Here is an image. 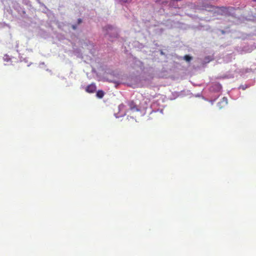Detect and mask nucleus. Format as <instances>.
Instances as JSON below:
<instances>
[{
	"label": "nucleus",
	"mask_w": 256,
	"mask_h": 256,
	"mask_svg": "<svg viewBox=\"0 0 256 256\" xmlns=\"http://www.w3.org/2000/svg\"><path fill=\"white\" fill-rule=\"evenodd\" d=\"M254 72L256 73V68H236L232 69L230 72L226 74L222 78H231L235 76L237 77L238 74L243 78H248V76L252 75Z\"/></svg>",
	"instance_id": "nucleus-1"
},
{
	"label": "nucleus",
	"mask_w": 256,
	"mask_h": 256,
	"mask_svg": "<svg viewBox=\"0 0 256 256\" xmlns=\"http://www.w3.org/2000/svg\"><path fill=\"white\" fill-rule=\"evenodd\" d=\"M210 10H206L212 12L214 16H234V14L235 9L232 6L215 7L212 5V8H210Z\"/></svg>",
	"instance_id": "nucleus-2"
},
{
	"label": "nucleus",
	"mask_w": 256,
	"mask_h": 256,
	"mask_svg": "<svg viewBox=\"0 0 256 256\" xmlns=\"http://www.w3.org/2000/svg\"><path fill=\"white\" fill-rule=\"evenodd\" d=\"M104 30L106 31L105 35L108 37V39L111 41H114V39L118 38V29L112 26L108 25L104 28Z\"/></svg>",
	"instance_id": "nucleus-3"
},
{
	"label": "nucleus",
	"mask_w": 256,
	"mask_h": 256,
	"mask_svg": "<svg viewBox=\"0 0 256 256\" xmlns=\"http://www.w3.org/2000/svg\"><path fill=\"white\" fill-rule=\"evenodd\" d=\"M222 89V86L219 83H214L212 84V86L210 87L209 95H213L216 96L217 94H221V90Z\"/></svg>",
	"instance_id": "nucleus-4"
},
{
	"label": "nucleus",
	"mask_w": 256,
	"mask_h": 256,
	"mask_svg": "<svg viewBox=\"0 0 256 256\" xmlns=\"http://www.w3.org/2000/svg\"><path fill=\"white\" fill-rule=\"evenodd\" d=\"M125 106L122 104L118 106V112L114 114V116L118 118L124 116L126 114V112L124 110Z\"/></svg>",
	"instance_id": "nucleus-5"
},
{
	"label": "nucleus",
	"mask_w": 256,
	"mask_h": 256,
	"mask_svg": "<svg viewBox=\"0 0 256 256\" xmlns=\"http://www.w3.org/2000/svg\"><path fill=\"white\" fill-rule=\"evenodd\" d=\"M134 66L136 68H138L142 70H143L144 69V64L140 60L135 58L134 60Z\"/></svg>",
	"instance_id": "nucleus-6"
},
{
	"label": "nucleus",
	"mask_w": 256,
	"mask_h": 256,
	"mask_svg": "<svg viewBox=\"0 0 256 256\" xmlns=\"http://www.w3.org/2000/svg\"><path fill=\"white\" fill-rule=\"evenodd\" d=\"M128 106H129L130 110L133 112L140 111V109L136 107V104L133 101L128 102Z\"/></svg>",
	"instance_id": "nucleus-7"
},
{
	"label": "nucleus",
	"mask_w": 256,
	"mask_h": 256,
	"mask_svg": "<svg viewBox=\"0 0 256 256\" xmlns=\"http://www.w3.org/2000/svg\"><path fill=\"white\" fill-rule=\"evenodd\" d=\"M96 86L94 84H91L86 88V91L89 93H93L96 90Z\"/></svg>",
	"instance_id": "nucleus-8"
},
{
	"label": "nucleus",
	"mask_w": 256,
	"mask_h": 256,
	"mask_svg": "<svg viewBox=\"0 0 256 256\" xmlns=\"http://www.w3.org/2000/svg\"><path fill=\"white\" fill-rule=\"evenodd\" d=\"M228 104V99L226 97H224L222 100L218 103V106L221 109Z\"/></svg>",
	"instance_id": "nucleus-9"
},
{
	"label": "nucleus",
	"mask_w": 256,
	"mask_h": 256,
	"mask_svg": "<svg viewBox=\"0 0 256 256\" xmlns=\"http://www.w3.org/2000/svg\"><path fill=\"white\" fill-rule=\"evenodd\" d=\"M208 96L210 98V100H208L207 98H204V97H203V98L204 100H208V102H211V104H214V102H215L218 98L220 96V94H217L216 96L208 95Z\"/></svg>",
	"instance_id": "nucleus-10"
},
{
	"label": "nucleus",
	"mask_w": 256,
	"mask_h": 256,
	"mask_svg": "<svg viewBox=\"0 0 256 256\" xmlns=\"http://www.w3.org/2000/svg\"><path fill=\"white\" fill-rule=\"evenodd\" d=\"M214 59L212 56H206L203 60V64H207L212 61Z\"/></svg>",
	"instance_id": "nucleus-11"
},
{
	"label": "nucleus",
	"mask_w": 256,
	"mask_h": 256,
	"mask_svg": "<svg viewBox=\"0 0 256 256\" xmlns=\"http://www.w3.org/2000/svg\"><path fill=\"white\" fill-rule=\"evenodd\" d=\"M254 83V82H253L252 84H244V85H240V87H239V88L240 89H242V90H245L246 88H248L250 86L252 85H253Z\"/></svg>",
	"instance_id": "nucleus-12"
},
{
	"label": "nucleus",
	"mask_w": 256,
	"mask_h": 256,
	"mask_svg": "<svg viewBox=\"0 0 256 256\" xmlns=\"http://www.w3.org/2000/svg\"><path fill=\"white\" fill-rule=\"evenodd\" d=\"M96 96L98 98H102L104 96V92L102 90H98L96 92Z\"/></svg>",
	"instance_id": "nucleus-13"
},
{
	"label": "nucleus",
	"mask_w": 256,
	"mask_h": 256,
	"mask_svg": "<svg viewBox=\"0 0 256 256\" xmlns=\"http://www.w3.org/2000/svg\"><path fill=\"white\" fill-rule=\"evenodd\" d=\"M4 61L8 62L10 60V58L8 54H5L3 58Z\"/></svg>",
	"instance_id": "nucleus-14"
},
{
	"label": "nucleus",
	"mask_w": 256,
	"mask_h": 256,
	"mask_svg": "<svg viewBox=\"0 0 256 256\" xmlns=\"http://www.w3.org/2000/svg\"><path fill=\"white\" fill-rule=\"evenodd\" d=\"M184 58L187 62H190L192 60V58L188 55L185 56Z\"/></svg>",
	"instance_id": "nucleus-15"
},
{
	"label": "nucleus",
	"mask_w": 256,
	"mask_h": 256,
	"mask_svg": "<svg viewBox=\"0 0 256 256\" xmlns=\"http://www.w3.org/2000/svg\"><path fill=\"white\" fill-rule=\"evenodd\" d=\"M252 48H250L248 50H244V51L246 52H252Z\"/></svg>",
	"instance_id": "nucleus-16"
},
{
	"label": "nucleus",
	"mask_w": 256,
	"mask_h": 256,
	"mask_svg": "<svg viewBox=\"0 0 256 256\" xmlns=\"http://www.w3.org/2000/svg\"><path fill=\"white\" fill-rule=\"evenodd\" d=\"M88 44H89L88 45V44H86L87 46H88L89 47L88 48H92L94 46L92 44H91L90 42H88Z\"/></svg>",
	"instance_id": "nucleus-17"
},
{
	"label": "nucleus",
	"mask_w": 256,
	"mask_h": 256,
	"mask_svg": "<svg viewBox=\"0 0 256 256\" xmlns=\"http://www.w3.org/2000/svg\"><path fill=\"white\" fill-rule=\"evenodd\" d=\"M228 30H220V32L222 34H225L226 32H228Z\"/></svg>",
	"instance_id": "nucleus-18"
},
{
	"label": "nucleus",
	"mask_w": 256,
	"mask_h": 256,
	"mask_svg": "<svg viewBox=\"0 0 256 256\" xmlns=\"http://www.w3.org/2000/svg\"><path fill=\"white\" fill-rule=\"evenodd\" d=\"M124 2H130L132 0H121Z\"/></svg>",
	"instance_id": "nucleus-19"
},
{
	"label": "nucleus",
	"mask_w": 256,
	"mask_h": 256,
	"mask_svg": "<svg viewBox=\"0 0 256 256\" xmlns=\"http://www.w3.org/2000/svg\"><path fill=\"white\" fill-rule=\"evenodd\" d=\"M82 22V20L81 18H78V24H80Z\"/></svg>",
	"instance_id": "nucleus-20"
},
{
	"label": "nucleus",
	"mask_w": 256,
	"mask_h": 256,
	"mask_svg": "<svg viewBox=\"0 0 256 256\" xmlns=\"http://www.w3.org/2000/svg\"><path fill=\"white\" fill-rule=\"evenodd\" d=\"M76 28H77V26H76V24H73V25L72 26V28L74 30H76Z\"/></svg>",
	"instance_id": "nucleus-21"
},
{
	"label": "nucleus",
	"mask_w": 256,
	"mask_h": 256,
	"mask_svg": "<svg viewBox=\"0 0 256 256\" xmlns=\"http://www.w3.org/2000/svg\"><path fill=\"white\" fill-rule=\"evenodd\" d=\"M196 97H200V94H198L196 95Z\"/></svg>",
	"instance_id": "nucleus-22"
},
{
	"label": "nucleus",
	"mask_w": 256,
	"mask_h": 256,
	"mask_svg": "<svg viewBox=\"0 0 256 256\" xmlns=\"http://www.w3.org/2000/svg\"><path fill=\"white\" fill-rule=\"evenodd\" d=\"M23 60L24 61L26 62H28L26 58H24Z\"/></svg>",
	"instance_id": "nucleus-23"
},
{
	"label": "nucleus",
	"mask_w": 256,
	"mask_h": 256,
	"mask_svg": "<svg viewBox=\"0 0 256 256\" xmlns=\"http://www.w3.org/2000/svg\"><path fill=\"white\" fill-rule=\"evenodd\" d=\"M132 118V116H130V117L128 116V120H130V118Z\"/></svg>",
	"instance_id": "nucleus-24"
},
{
	"label": "nucleus",
	"mask_w": 256,
	"mask_h": 256,
	"mask_svg": "<svg viewBox=\"0 0 256 256\" xmlns=\"http://www.w3.org/2000/svg\"><path fill=\"white\" fill-rule=\"evenodd\" d=\"M132 118V116H130V117L128 116V120H130V118Z\"/></svg>",
	"instance_id": "nucleus-25"
},
{
	"label": "nucleus",
	"mask_w": 256,
	"mask_h": 256,
	"mask_svg": "<svg viewBox=\"0 0 256 256\" xmlns=\"http://www.w3.org/2000/svg\"><path fill=\"white\" fill-rule=\"evenodd\" d=\"M40 64H44V62H40Z\"/></svg>",
	"instance_id": "nucleus-26"
},
{
	"label": "nucleus",
	"mask_w": 256,
	"mask_h": 256,
	"mask_svg": "<svg viewBox=\"0 0 256 256\" xmlns=\"http://www.w3.org/2000/svg\"><path fill=\"white\" fill-rule=\"evenodd\" d=\"M160 54H163V52H162V51H161V52H160Z\"/></svg>",
	"instance_id": "nucleus-27"
},
{
	"label": "nucleus",
	"mask_w": 256,
	"mask_h": 256,
	"mask_svg": "<svg viewBox=\"0 0 256 256\" xmlns=\"http://www.w3.org/2000/svg\"><path fill=\"white\" fill-rule=\"evenodd\" d=\"M252 0L254 1V2H256V0Z\"/></svg>",
	"instance_id": "nucleus-28"
},
{
	"label": "nucleus",
	"mask_w": 256,
	"mask_h": 256,
	"mask_svg": "<svg viewBox=\"0 0 256 256\" xmlns=\"http://www.w3.org/2000/svg\"><path fill=\"white\" fill-rule=\"evenodd\" d=\"M38 1V0H37Z\"/></svg>",
	"instance_id": "nucleus-29"
}]
</instances>
